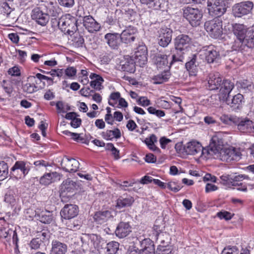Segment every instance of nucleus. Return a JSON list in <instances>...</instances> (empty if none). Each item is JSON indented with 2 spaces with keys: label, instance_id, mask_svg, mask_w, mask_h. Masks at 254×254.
<instances>
[{
  "label": "nucleus",
  "instance_id": "423d86ee",
  "mask_svg": "<svg viewBox=\"0 0 254 254\" xmlns=\"http://www.w3.org/2000/svg\"><path fill=\"white\" fill-rule=\"evenodd\" d=\"M209 13L213 16L219 17L226 10L224 0H207Z\"/></svg>",
  "mask_w": 254,
  "mask_h": 254
},
{
  "label": "nucleus",
  "instance_id": "393cba45",
  "mask_svg": "<svg viewBox=\"0 0 254 254\" xmlns=\"http://www.w3.org/2000/svg\"><path fill=\"white\" fill-rule=\"evenodd\" d=\"M130 232V227L128 223L121 222L117 226L115 233L117 237L122 238L127 236Z\"/></svg>",
  "mask_w": 254,
  "mask_h": 254
},
{
  "label": "nucleus",
  "instance_id": "9d476101",
  "mask_svg": "<svg viewBox=\"0 0 254 254\" xmlns=\"http://www.w3.org/2000/svg\"><path fill=\"white\" fill-rule=\"evenodd\" d=\"M254 4L247 1L237 3L233 6L232 11L235 17H240L249 14L252 10Z\"/></svg>",
  "mask_w": 254,
  "mask_h": 254
},
{
  "label": "nucleus",
  "instance_id": "774afa93",
  "mask_svg": "<svg viewBox=\"0 0 254 254\" xmlns=\"http://www.w3.org/2000/svg\"><path fill=\"white\" fill-rule=\"evenodd\" d=\"M145 160L147 163H155L156 161V157L153 154L149 153L146 155Z\"/></svg>",
  "mask_w": 254,
  "mask_h": 254
},
{
  "label": "nucleus",
  "instance_id": "dca6fc26",
  "mask_svg": "<svg viewBox=\"0 0 254 254\" xmlns=\"http://www.w3.org/2000/svg\"><path fill=\"white\" fill-rule=\"evenodd\" d=\"M32 18L42 26H45L49 21L48 15L43 12L39 7H36L33 10Z\"/></svg>",
  "mask_w": 254,
  "mask_h": 254
},
{
  "label": "nucleus",
  "instance_id": "5fc2aeb1",
  "mask_svg": "<svg viewBox=\"0 0 254 254\" xmlns=\"http://www.w3.org/2000/svg\"><path fill=\"white\" fill-rule=\"evenodd\" d=\"M166 185L167 188H168L170 190L175 192H178L181 189V186L176 184L174 182H170L166 184Z\"/></svg>",
  "mask_w": 254,
  "mask_h": 254
},
{
  "label": "nucleus",
  "instance_id": "338daca9",
  "mask_svg": "<svg viewBox=\"0 0 254 254\" xmlns=\"http://www.w3.org/2000/svg\"><path fill=\"white\" fill-rule=\"evenodd\" d=\"M65 73L67 76L71 77L75 75L76 70L73 67H69L65 70Z\"/></svg>",
  "mask_w": 254,
  "mask_h": 254
},
{
  "label": "nucleus",
  "instance_id": "412c9836",
  "mask_svg": "<svg viewBox=\"0 0 254 254\" xmlns=\"http://www.w3.org/2000/svg\"><path fill=\"white\" fill-rule=\"evenodd\" d=\"M222 77L218 72L210 73L209 75L208 81L209 89L216 90L221 86Z\"/></svg>",
  "mask_w": 254,
  "mask_h": 254
},
{
  "label": "nucleus",
  "instance_id": "4d7b16f0",
  "mask_svg": "<svg viewBox=\"0 0 254 254\" xmlns=\"http://www.w3.org/2000/svg\"><path fill=\"white\" fill-rule=\"evenodd\" d=\"M217 215L220 219H225V220H230L234 214H232L231 213L228 211H223L218 212Z\"/></svg>",
  "mask_w": 254,
  "mask_h": 254
},
{
  "label": "nucleus",
  "instance_id": "f03ea898",
  "mask_svg": "<svg viewBox=\"0 0 254 254\" xmlns=\"http://www.w3.org/2000/svg\"><path fill=\"white\" fill-rule=\"evenodd\" d=\"M191 42V39L186 35H180L178 36L175 39V49L177 51H180V54L177 55L174 54L172 57V61L170 62V64L173 62L182 61L183 60V51L186 50L189 46Z\"/></svg>",
  "mask_w": 254,
  "mask_h": 254
},
{
  "label": "nucleus",
  "instance_id": "e2e57ef3",
  "mask_svg": "<svg viewBox=\"0 0 254 254\" xmlns=\"http://www.w3.org/2000/svg\"><path fill=\"white\" fill-rule=\"evenodd\" d=\"M159 142L160 143L161 147L162 149H165L167 145L172 142V140L170 139L167 138L163 136L160 138Z\"/></svg>",
  "mask_w": 254,
  "mask_h": 254
},
{
  "label": "nucleus",
  "instance_id": "c03bdc74",
  "mask_svg": "<svg viewBox=\"0 0 254 254\" xmlns=\"http://www.w3.org/2000/svg\"><path fill=\"white\" fill-rule=\"evenodd\" d=\"M12 11V8L7 2H3L0 4V12L1 14H6L7 17H9Z\"/></svg>",
  "mask_w": 254,
  "mask_h": 254
},
{
  "label": "nucleus",
  "instance_id": "0e129e2a",
  "mask_svg": "<svg viewBox=\"0 0 254 254\" xmlns=\"http://www.w3.org/2000/svg\"><path fill=\"white\" fill-rule=\"evenodd\" d=\"M59 3L61 5L65 7H71L74 4V0H58Z\"/></svg>",
  "mask_w": 254,
  "mask_h": 254
},
{
  "label": "nucleus",
  "instance_id": "09e8293b",
  "mask_svg": "<svg viewBox=\"0 0 254 254\" xmlns=\"http://www.w3.org/2000/svg\"><path fill=\"white\" fill-rule=\"evenodd\" d=\"M34 165L36 170L45 169L47 167L50 166L48 162L44 160H39L34 162Z\"/></svg>",
  "mask_w": 254,
  "mask_h": 254
},
{
  "label": "nucleus",
  "instance_id": "37998d69",
  "mask_svg": "<svg viewBox=\"0 0 254 254\" xmlns=\"http://www.w3.org/2000/svg\"><path fill=\"white\" fill-rule=\"evenodd\" d=\"M246 41V45L248 47L253 48L254 47V27L248 31Z\"/></svg>",
  "mask_w": 254,
  "mask_h": 254
},
{
  "label": "nucleus",
  "instance_id": "052dcab7",
  "mask_svg": "<svg viewBox=\"0 0 254 254\" xmlns=\"http://www.w3.org/2000/svg\"><path fill=\"white\" fill-rule=\"evenodd\" d=\"M171 249L160 246L157 249L156 254H171Z\"/></svg>",
  "mask_w": 254,
  "mask_h": 254
},
{
  "label": "nucleus",
  "instance_id": "e433bc0d",
  "mask_svg": "<svg viewBox=\"0 0 254 254\" xmlns=\"http://www.w3.org/2000/svg\"><path fill=\"white\" fill-rule=\"evenodd\" d=\"M133 201L134 199L132 197L128 198L120 197L117 200L116 207L118 208H121L124 207L129 206Z\"/></svg>",
  "mask_w": 254,
  "mask_h": 254
},
{
  "label": "nucleus",
  "instance_id": "a19ab883",
  "mask_svg": "<svg viewBox=\"0 0 254 254\" xmlns=\"http://www.w3.org/2000/svg\"><path fill=\"white\" fill-rule=\"evenodd\" d=\"M119 248V244L115 241L109 242L107 245V251L108 254H115Z\"/></svg>",
  "mask_w": 254,
  "mask_h": 254
},
{
  "label": "nucleus",
  "instance_id": "4be33fe9",
  "mask_svg": "<svg viewBox=\"0 0 254 254\" xmlns=\"http://www.w3.org/2000/svg\"><path fill=\"white\" fill-rule=\"evenodd\" d=\"M220 87V98L225 99L227 97H229L230 92L234 87V84L229 80H224Z\"/></svg>",
  "mask_w": 254,
  "mask_h": 254
},
{
  "label": "nucleus",
  "instance_id": "69168bd1",
  "mask_svg": "<svg viewBox=\"0 0 254 254\" xmlns=\"http://www.w3.org/2000/svg\"><path fill=\"white\" fill-rule=\"evenodd\" d=\"M8 73L12 76H19L20 74V70L17 66H14L9 68L8 70Z\"/></svg>",
  "mask_w": 254,
  "mask_h": 254
},
{
  "label": "nucleus",
  "instance_id": "2eb2a0df",
  "mask_svg": "<svg viewBox=\"0 0 254 254\" xmlns=\"http://www.w3.org/2000/svg\"><path fill=\"white\" fill-rule=\"evenodd\" d=\"M78 207L75 204H66L61 211L62 217L70 219L76 216L78 213Z\"/></svg>",
  "mask_w": 254,
  "mask_h": 254
},
{
  "label": "nucleus",
  "instance_id": "7ed1b4c3",
  "mask_svg": "<svg viewBox=\"0 0 254 254\" xmlns=\"http://www.w3.org/2000/svg\"><path fill=\"white\" fill-rule=\"evenodd\" d=\"M225 132H217L212 137L209 146L206 148L208 151V157L219 154L224 148L223 136Z\"/></svg>",
  "mask_w": 254,
  "mask_h": 254
},
{
  "label": "nucleus",
  "instance_id": "39448f33",
  "mask_svg": "<svg viewBox=\"0 0 254 254\" xmlns=\"http://www.w3.org/2000/svg\"><path fill=\"white\" fill-rule=\"evenodd\" d=\"M204 27L206 31L212 38H217L222 33V21L219 17L206 21L204 24Z\"/></svg>",
  "mask_w": 254,
  "mask_h": 254
},
{
  "label": "nucleus",
  "instance_id": "2f4dec72",
  "mask_svg": "<svg viewBox=\"0 0 254 254\" xmlns=\"http://www.w3.org/2000/svg\"><path fill=\"white\" fill-rule=\"evenodd\" d=\"M186 67L190 76H195L198 71L196 64V56L193 55L192 59L186 64Z\"/></svg>",
  "mask_w": 254,
  "mask_h": 254
},
{
  "label": "nucleus",
  "instance_id": "79ce46f5",
  "mask_svg": "<svg viewBox=\"0 0 254 254\" xmlns=\"http://www.w3.org/2000/svg\"><path fill=\"white\" fill-rule=\"evenodd\" d=\"M8 175V166L3 161L0 162V181H2L7 178Z\"/></svg>",
  "mask_w": 254,
  "mask_h": 254
},
{
  "label": "nucleus",
  "instance_id": "c9c22d12",
  "mask_svg": "<svg viewBox=\"0 0 254 254\" xmlns=\"http://www.w3.org/2000/svg\"><path fill=\"white\" fill-rule=\"evenodd\" d=\"M56 172L46 173L42 176L40 179V183L42 185L47 186L53 182L54 177L57 176Z\"/></svg>",
  "mask_w": 254,
  "mask_h": 254
},
{
  "label": "nucleus",
  "instance_id": "603ef678",
  "mask_svg": "<svg viewBox=\"0 0 254 254\" xmlns=\"http://www.w3.org/2000/svg\"><path fill=\"white\" fill-rule=\"evenodd\" d=\"M221 254H239V250L235 246H228L222 251Z\"/></svg>",
  "mask_w": 254,
  "mask_h": 254
},
{
  "label": "nucleus",
  "instance_id": "20e7f679",
  "mask_svg": "<svg viewBox=\"0 0 254 254\" xmlns=\"http://www.w3.org/2000/svg\"><path fill=\"white\" fill-rule=\"evenodd\" d=\"M187 154L201 157L204 159L208 158V151L206 148H203L201 144L196 141L188 142L185 147Z\"/></svg>",
  "mask_w": 254,
  "mask_h": 254
},
{
  "label": "nucleus",
  "instance_id": "0eeeda50",
  "mask_svg": "<svg viewBox=\"0 0 254 254\" xmlns=\"http://www.w3.org/2000/svg\"><path fill=\"white\" fill-rule=\"evenodd\" d=\"M184 17L192 26H196L200 24L202 13L198 8L187 7L184 10Z\"/></svg>",
  "mask_w": 254,
  "mask_h": 254
},
{
  "label": "nucleus",
  "instance_id": "cd10ccee",
  "mask_svg": "<svg viewBox=\"0 0 254 254\" xmlns=\"http://www.w3.org/2000/svg\"><path fill=\"white\" fill-rule=\"evenodd\" d=\"M141 246L143 254H155L154 246L150 239H144L141 242Z\"/></svg>",
  "mask_w": 254,
  "mask_h": 254
},
{
  "label": "nucleus",
  "instance_id": "49530a36",
  "mask_svg": "<svg viewBox=\"0 0 254 254\" xmlns=\"http://www.w3.org/2000/svg\"><path fill=\"white\" fill-rule=\"evenodd\" d=\"M120 98L121 94L119 92L111 93L108 102L109 104L112 106H114L116 104L117 101H119Z\"/></svg>",
  "mask_w": 254,
  "mask_h": 254
},
{
  "label": "nucleus",
  "instance_id": "4c0bfd02",
  "mask_svg": "<svg viewBox=\"0 0 254 254\" xmlns=\"http://www.w3.org/2000/svg\"><path fill=\"white\" fill-rule=\"evenodd\" d=\"M237 116L223 114L220 117V120L224 124L231 126L235 125L237 121Z\"/></svg>",
  "mask_w": 254,
  "mask_h": 254
},
{
  "label": "nucleus",
  "instance_id": "1a4fd4ad",
  "mask_svg": "<svg viewBox=\"0 0 254 254\" xmlns=\"http://www.w3.org/2000/svg\"><path fill=\"white\" fill-rule=\"evenodd\" d=\"M11 174L16 180L23 179L28 173L30 169L25 162L22 161H16L11 168Z\"/></svg>",
  "mask_w": 254,
  "mask_h": 254
},
{
  "label": "nucleus",
  "instance_id": "ea45409f",
  "mask_svg": "<svg viewBox=\"0 0 254 254\" xmlns=\"http://www.w3.org/2000/svg\"><path fill=\"white\" fill-rule=\"evenodd\" d=\"M35 79V77H29L28 78L27 82L23 84V91L27 93H32L35 91L36 86L33 83L29 82L30 80Z\"/></svg>",
  "mask_w": 254,
  "mask_h": 254
},
{
  "label": "nucleus",
  "instance_id": "13d9d810",
  "mask_svg": "<svg viewBox=\"0 0 254 254\" xmlns=\"http://www.w3.org/2000/svg\"><path fill=\"white\" fill-rule=\"evenodd\" d=\"M42 243V242L41 239L39 238H35L32 239L31 241L30 246L31 249L36 250L40 248Z\"/></svg>",
  "mask_w": 254,
  "mask_h": 254
},
{
  "label": "nucleus",
  "instance_id": "aec40b11",
  "mask_svg": "<svg viewBox=\"0 0 254 254\" xmlns=\"http://www.w3.org/2000/svg\"><path fill=\"white\" fill-rule=\"evenodd\" d=\"M137 30L135 28L129 27L124 30L122 33L120 34L121 42L127 44L134 40L135 34Z\"/></svg>",
  "mask_w": 254,
  "mask_h": 254
},
{
  "label": "nucleus",
  "instance_id": "3c124183",
  "mask_svg": "<svg viewBox=\"0 0 254 254\" xmlns=\"http://www.w3.org/2000/svg\"><path fill=\"white\" fill-rule=\"evenodd\" d=\"M147 110L148 112L153 115H156L158 118H161L165 115V112L161 110H157L153 107L148 108Z\"/></svg>",
  "mask_w": 254,
  "mask_h": 254
},
{
  "label": "nucleus",
  "instance_id": "680f3d73",
  "mask_svg": "<svg viewBox=\"0 0 254 254\" xmlns=\"http://www.w3.org/2000/svg\"><path fill=\"white\" fill-rule=\"evenodd\" d=\"M80 226V222L78 221H69L67 227L70 229H78L79 228Z\"/></svg>",
  "mask_w": 254,
  "mask_h": 254
},
{
  "label": "nucleus",
  "instance_id": "5701e85b",
  "mask_svg": "<svg viewBox=\"0 0 254 254\" xmlns=\"http://www.w3.org/2000/svg\"><path fill=\"white\" fill-rule=\"evenodd\" d=\"M66 252V244L57 240L52 241L50 254H65Z\"/></svg>",
  "mask_w": 254,
  "mask_h": 254
},
{
  "label": "nucleus",
  "instance_id": "f3484780",
  "mask_svg": "<svg viewBox=\"0 0 254 254\" xmlns=\"http://www.w3.org/2000/svg\"><path fill=\"white\" fill-rule=\"evenodd\" d=\"M83 23L84 27L90 33L98 31L100 29L99 24L90 15L83 17Z\"/></svg>",
  "mask_w": 254,
  "mask_h": 254
},
{
  "label": "nucleus",
  "instance_id": "864d4df0",
  "mask_svg": "<svg viewBox=\"0 0 254 254\" xmlns=\"http://www.w3.org/2000/svg\"><path fill=\"white\" fill-rule=\"evenodd\" d=\"M36 77L41 81L46 80L47 84L49 85H51L54 83L53 79L52 78L48 77L41 73H37L36 74Z\"/></svg>",
  "mask_w": 254,
  "mask_h": 254
},
{
  "label": "nucleus",
  "instance_id": "c85d7f7f",
  "mask_svg": "<svg viewBox=\"0 0 254 254\" xmlns=\"http://www.w3.org/2000/svg\"><path fill=\"white\" fill-rule=\"evenodd\" d=\"M169 55L157 54L153 58L154 63L158 68H162L163 66H168V58Z\"/></svg>",
  "mask_w": 254,
  "mask_h": 254
},
{
  "label": "nucleus",
  "instance_id": "473e14b6",
  "mask_svg": "<svg viewBox=\"0 0 254 254\" xmlns=\"http://www.w3.org/2000/svg\"><path fill=\"white\" fill-rule=\"evenodd\" d=\"M73 186V182L70 181H66L62 185V192L61 193V197L62 201L63 202L66 201V197L65 192H72V190H73L71 186Z\"/></svg>",
  "mask_w": 254,
  "mask_h": 254
},
{
  "label": "nucleus",
  "instance_id": "bb28decb",
  "mask_svg": "<svg viewBox=\"0 0 254 254\" xmlns=\"http://www.w3.org/2000/svg\"><path fill=\"white\" fill-rule=\"evenodd\" d=\"M206 60L209 63H213L215 60L219 58V54L214 47L209 46L204 50Z\"/></svg>",
  "mask_w": 254,
  "mask_h": 254
},
{
  "label": "nucleus",
  "instance_id": "58836bf2",
  "mask_svg": "<svg viewBox=\"0 0 254 254\" xmlns=\"http://www.w3.org/2000/svg\"><path fill=\"white\" fill-rule=\"evenodd\" d=\"M39 220L43 223H50L53 220L52 215L49 212H42L37 214Z\"/></svg>",
  "mask_w": 254,
  "mask_h": 254
},
{
  "label": "nucleus",
  "instance_id": "8fccbe9b",
  "mask_svg": "<svg viewBox=\"0 0 254 254\" xmlns=\"http://www.w3.org/2000/svg\"><path fill=\"white\" fill-rule=\"evenodd\" d=\"M56 107L58 111V113H65L67 111L70 110L69 106L64 104L62 101H58L56 104Z\"/></svg>",
  "mask_w": 254,
  "mask_h": 254
},
{
  "label": "nucleus",
  "instance_id": "6e6552de",
  "mask_svg": "<svg viewBox=\"0 0 254 254\" xmlns=\"http://www.w3.org/2000/svg\"><path fill=\"white\" fill-rule=\"evenodd\" d=\"M219 154L221 160L226 162L238 161L241 156L239 149L233 147H224Z\"/></svg>",
  "mask_w": 254,
  "mask_h": 254
},
{
  "label": "nucleus",
  "instance_id": "7c9ffc66",
  "mask_svg": "<svg viewBox=\"0 0 254 254\" xmlns=\"http://www.w3.org/2000/svg\"><path fill=\"white\" fill-rule=\"evenodd\" d=\"M111 216V212L109 211H99L94 214V219L97 223L102 224L107 221Z\"/></svg>",
  "mask_w": 254,
  "mask_h": 254
},
{
  "label": "nucleus",
  "instance_id": "4468645a",
  "mask_svg": "<svg viewBox=\"0 0 254 254\" xmlns=\"http://www.w3.org/2000/svg\"><path fill=\"white\" fill-rule=\"evenodd\" d=\"M134 63L140 66H143L147 61V48L144 46H139L134 55Z\"/></svg>",
  "mask_w": 254,
  "mask_h": 254
},
{
  "label": "nucleus",
  "instance_id": "c756f323",
  "mask_svg": "<svg viewBox=\"0 0 254 254\" xmlns=\"http://www.w3.org/2000/svg\"><path fill=\"white\" fill-rule=\"evenodd\" d=\"M102 137L108 140H111L114 138L118 139L121 136L120 130L118 128H115L114 130H107L102 133Z\"/></svg>",
  "mask_w": 254,
  "mask_h": 254
},
{
  "label": "nucleus",
  "instance_id": "72a5a7b5",
  "mask_svg": "<svg viewBox=\"0 0 254 254\" xmlns=\"http://www.w3.org/2000/svg\"><path fill=\"white\" fill-rule=\"evenodd\" d=\"M170 72L168 70H165L161 73L155 76L152 80L153 83L155 84H162L167 81L170 76Z\"/></svg>",
  "mask_w": 254,
  "mask_h": 254
},
{
  "label": "nucleus",
  "instance_id": "f257e3e1",
  "mask_svg": "<svg viewBox=\"0 0 254 254\" xmlns=\"http://www.w3.org/2000/svg\"><path fill=\"white\" fill-rule=\"evenodd\" d=\"M58 27L64 34L72 35L77 30L76 18L69 14L64 15L59 20Z\"/></svg>",
  "mask_w": 254,
  "mask_h": 254
},
{
  "label": "nucleus",
  "instance_id": "f8f14e48",
  "mask_svg": "<svg viewBox=\"0 0 254 254\" xmlns=\"http://www.w3.org/2000/svg\"><path fill=\"white\" fill-rule=\"evenodd\" d=\"M172 30L167 27H162L158 31V41L160 46L166 47L172 40Z\"/></svg>",
  "mask_w": 254,
  "mask_h": 254
},
{
  "label": "nucleus",
  "instance_id": "6e6d98bb",
  "mask_svg": "<svg viewBox=\"0 0 254 254\" xmlns=\"http://www.w3.org/2000/svg\"><path fill=\"white\" fill-rule=\"evenodd\" d=\"M138 104L142 106H148L151 104L150 101L145 96L140 97L137 100Z\"/></svg>",
  "mask_w": 254,
  "mask_h": 254
},
{
  "label": "nucleus",
  "instance_id": "a18cd8bd",
  "mask_svg": "<svg viewBox=\"0 0 254 254\" xmlns=\"http://www.w3.org/2000/svg\"><path fill=\"white\" fill-rule=\"evenodd\" d=\"M231 177L232 180L231 185L233 186H239L240 184H239V182L240 181H241L245 179L248 178V177L244 175H235L234 174H231Z\"/></svg>",
  "mask_w": 254,
  "mask_h": 254
},
{
  "label": "nucleus",
  "instance_id": "9b49d317",
  "mask_svg": "<svg viewBox=\"0 0 254 254\" xmlns=\"http://www.w3.org/2000/svg\"><path fill=\"white\" fill-rule=\"evenodd\" d=\"M235 125L237 129L243 133L254 132V122L247 117H237Z\"/></svg>",
  "mask_w": 254,
  "mask_h": 254
},
{
  "label": "nucleus",
  "instance_id": "a878e982",
  "mask_svg": "<svg viewBox=\"0 0 254 254\" xmlns=\"http://www.w3.org/2000/svg\"><path fill=\"white\" fill-rule=\"evenodd\" d=\"M89 77L92 79L90 82V86L96 90H100L103 88L102 83L104 82L103 78L99 75L94 73H91Z\"/></svg>",
  "mask_w": 254,
  "mask_h": 254
},
{
  "label": "nucleus",
  "instance_id": "6ab92c4d",
  "mask_svg": "<svg viewBox=\"0 0 254 254\" xmlns=\"http://www.w3.org/2000/svg\"><path fill=\"white\" fill-rule=\"evenodd\" d=\"M233 32L240 42L241 43L244 42L246 45L247 35L246 36L247 33L246 26L243 24L236 23L233 26Z\"/></svg>",
  "mask_w": 254,
  "mask_h": 254
},
{
  "label": "nucleus",
  "instance_id": "f704fd0d",
  "mask_svg": "<svg viewBox=\"0 0 254 254\" xmlns=\"http://www.w3.org/2000/svg\"><path fill=\"white\" fill-rule=\"evenodd\" d=\"M157 141V138L156 136L152 134L149 137L145 138L144 142L148 148L154 151L160 152V150L159 148L156 147L154 143Z\"/></svg>",
  "mask_w": 254,
  "mask_h": 254
},
{
  "label": "nucleus",
  "instance_id": "bf43d9fd",
  "mask_svg": "<svg viewBox=\"0 0 254 254\" xmlns=\"http://www.w3.org/2000/svg\"><path fill=\"white\" fill-rule=\"evenodd\" d=\"M141 3L148 5L149 7H153L159 4V0H140Z\"/></svg>",
  "mask_w": 254,
  "mask_h": 254
},
{
  "label": "nucleus",
  "instance_id": "ddd939ff",
  "mask_svg": "<svg viewBox=\"0 0 254 254\" xmlns=\"http://www.w3.org/2000/svg\"><path fill=\"white\" fill-rule=\"evenodd\" d=\"M62 168L68 172H75L79 167V162L73 158H69L67 157H64L61 162Z\"/></svg>",
  "mask_w": 254,
  "mask_h": 254
},
{
  "label": "nucleus",
  "instance_id": "de8ad7c7",
  "mask_svg": "<svg viewBox=\"0 0 254 254\" xmlns=\"http://www.w3.org/2000/svg\"><path fill=\"white\" fill-rule=\"evenodd\" d=\"M134 63L133 61L130 62H127L122 65V68L124 71L132 73L135 71Z\"/></svg>",
  "mask_w": 254,
  "mask_h": 254
},
{
  "label": "nucleus",
  "instance_id": "b1692460",
  "mask_svg": "<svg viewBox=\"0 0 254 254\" xmlns=\"http://www.w3.org/2000/svg\"><path fill=\"white\" fill-rule=\"evenodd\" d=\"M227 103L233 110L239 109L242 107V103L244 102V97L241 94H237L234 96L231 99L229 97L225 98Z\"/></svg>",
  "mask_w": 254,
  "mask_h": 254
},
{
  "label": "nucleus",
  "instance_id": "a211bd4d",
  "mask_svg": "<svg viewBox=\"0 0 254 254\" xmlns=\"http://www.w3.org/2000/svg\"><path fill=\"white\" fill-rule=\"evenodd\" d=\"M107 44L113 49H117L121 43L120 35L117 33H109L105 35Z\"/></svg>",
  "mask_w": 254,
  "mask_h": 254
}]
</instances>
